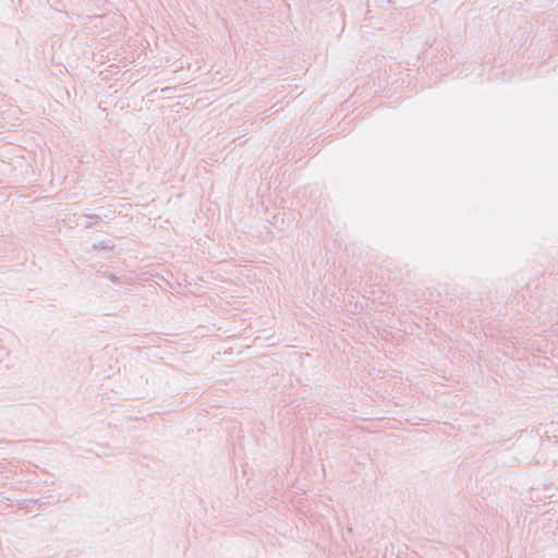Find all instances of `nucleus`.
<instances>
[{"label": "nucleus", "mask_w": 558, "mask_h": 558, "mask_svg": "<svg viewBox=\"0 0 558 558\" xmlns=\"http://www.w3.org/2000/svg\"><path fill=\"white\" fill-rule=\"evenodd\" d=\"M84 218H85V222H84L85 228H92L100 219V217L98 215H86Z\"/></svg>", "instance_id": "nucleus-1"}, {"label": "nucleus", "mask_w": 558, "mask_h": 558, "mask_svg": "<svg viewBox=\"0 0 558 558\" xmlns=\"http://www.w3.org/2000/svg\"><path fill=\"white\" fill-rule=\"evenodd\" d=\"M100 245H101L102 248H106V250L107 248H112L111 245H109L108 243H105V242L100 243Z\"/></svg>", "instance_id": "nucleus-2"}]
</instances>
